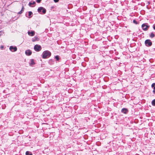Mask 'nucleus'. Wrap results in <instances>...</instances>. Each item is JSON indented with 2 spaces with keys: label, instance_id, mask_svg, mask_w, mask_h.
Here are the masks:
<instances>
[{
  "label": "nucleus",
  "instance_id": "19",
  "mask_svg": "<svg viewBox=\"0 0 155 155\" xmlns=\"http://www.w3.org/2000/svg\"><path fill=\"white\" fill-rule=\"evenodd\" d=\"M133 22L135 24H137V22L135 20H133Z\"/></svg>",
  "mask_w": 155,
  "mask_h": 155
},
{
  "label": "nucleus",
  "instance_id": "11",
  "mask_svg": "<svg viewBox=\"0 0 155 155\" xmlns=\"http://www.w3.org/2000/svg\"><path fill=\"white\" fill-rule=\"evenodd\" d=\"M28 12V16L27 17V16H26V17L29 18H31L32 17V16L33 15V13L31 11H29Z\"/></svg>",
  "mask_w": 155,
  "mask_h": 155
},
{
  "label": "nucleus",
  "instance_id": "23",
  "mask_svg": "<svg viewBox=\"0 0 155 155\" xmlns=\"http://www.w3.org/2000/svg\"><path fill=\"white\" fill-rule=\"evenodd\" d=\"M23 12H22V11L21 10V11H20L19 12H18V14H21V13H22Z\"/></svg>",
  "mask_w": 155,
  "mask_h": 155
},
{
  "label": "nucleus",
  "instance_id": "18",
  "mask_svg": "<svg viewBox=\"0 0 155 155\" xmlns=\"http://www.w3.org/2000/svg\"><path fill=\"white\" fill-rule=\"evenodd\" d=\"M55 58L56 59L57 61H58L59 60V56L58 55H56L55 57Z\"/></svg>",
  "mask_w": 155,
  "mask_h": 155
},
{
  "label": "nucleus",
  "instance_id": "4",
  "mask_svg": "<svg viewBox=\"0 0 155 155\" xmlns=\"http://www.w3.org/2000/svg\"><path fill=\"white\" fill-rule=\"evenodd\" d=\"M42 49L41 46L38 45H36L34 47V49L36 51H40Z\"/></svg>",
  "mask_w": 155,
  "mask_h": 155
},
{
  "label": "nucleus",
  "instance_id": "13",
  "mask_svg": "<svg viewBox=\"0 0 155 155\" xmlns=\"http://www.w3.org/2000/svg\"><path fill=\"white\" fill-rule=\"evenodd\" d=\"M35 62L34 61V60L32 59L31 60V63H30V65L32 66V65L35 64Z\"/></svg>",
  "mask_w": 155,
  "mask_h": 155
},
{
  "label": "nucleus",
  "instance_id": "5",
  "mask_svg": "<svg viewBox=\"0 0 155 155\" xmlns=\"http://www.w3.org/2000/svg\"><path fill=\"white\" fill-rule=\"evenodd\" d=\"M142 29L145 31H146L148 30V29L149 28L150 26L148 25L147 24H146V23L143 24L141 26Z\"/></svg>",
  "mask_w": 155,
  "mask_h": 155
},
{
  "label": "nucleus",
  "instance_id": "15",
  "mask_svg": "<svg viewBox=\"0 0 155 155\" xmlns=\"http://www.w3.org/2000/svg\"><path fill=\"white\" fill-rule=\"evenodd\" d=\"M155 36V35H154V34L153 33V32H151V33L150 34V37L151 38H153Z\"/></svg>",
  "mask_w": 155,
  "mask_h": 155
},
{
  "label": "nucleus",
  "instance_id": "24",
  "mask_svg": "<svg viewBox=\"0 0 155 155\" xmlns=\"http://www.w3.org/2000/svg\"><path fill=\"white\" fill-rule=\"evenodd\" d=\"M153 29L155 30V24H154L153 25Z\"/></svg>",
  "mask_w": 155,
  "mask_h": 155
},
{
  "label": "nucleus",
  "instance_id": "17",
  "mask_svg": "<svg viewBox=\"0 0 155 155\" xmlns=\"http://www.w3.org/2000/svg\"><path fill=\"white\" fill-rule=\"evenodd\" d=\"M153 106H155V99L153 100L151 102Z\"/></svg>",
  "mask_w": 155,
  "mask_h": 155
},
{
  "label": "nucleus",
  "instance_id": "25",
  "mask_svg": "<svg viewBox=\"0 0 155 155\" xmlns=\"http://www.w3.org/2000/svg\"><path fill=\"white\" fill-rule=\"evenodd\" d=\"M54 1L55 2L57 3L58 2L59 0H54Z\"/></svg>",
  "mask_w": 155,
  "mask_h": 155
},
{
  "label": "nucleus",
  "instance_id": "27",
  "mask_svg": "<svg viewBox=\"0 0 155 155\" xmlns=\"http://www.w3.org/2000/svg\"><path fill=\"white\" fill-rule=\"evenodd\" d=\"M3 48H4V46H1V48L2 49Z\"/></svg>",
  "mask_w": 155,
  "mask_h": 155
},
{
  "label": "nucleus",
  "instance_id": "6",
  "mask_svg": "<svg viewBox=\"0 0 155 155\" xmlns=\"http://www.w3.org/2000/svg\"><path fill=\"white\" fill-rule=\"evenodd\" d=\"M9 49L12 52H15L17 51V48L16 46H11L10 47Z\"/></svg>",
  "mask_w": 155,
  "mask_h": 155
},
{
  "label": "nucleus",
  "instance_id": "21",
  "mask_svg": "<svg viewBox=\"0 0 155 155\" xmlns=\"http://www.w3.org/2000/svg\"><path fill=\"white\" fill-rule=\"evenodd\" d=\"M24 10V8L23 6H22V7L21 8V11H22V12H23Z\"/></svg>",
  "mask_w": 155,
  "mask_h": 155
},
{
  "label": "nucleus",
  "instance_id": "20",
  "mask_svg": "<svg viewBox=\"0 0 155 155\" xmlns=\"http://www.w3.org/2000/svg\"><path fill=\"white\" fill-rule=\"evenodd\" d=\"M41 0H37L36 1L37 3H40Z\"/></svg>",
  "mask_w": 155,
  "mask_h": 155
},
{
  "label": "nucleus",
  "instance_id": "12",
  "mask_svg": "<svg viewBox=\"0 0 155 155\" xmlns=\"http://www.w3.org/2000/svg\"><path fill=\"white\" fill-rule=\"evenodd\" d=\"M36 3L35 1H33L32 2H29L28 5L30 7H32L33 6H31L32 5H35Z\"/></svg>",
  "mask_w": 155,
  "mask_h": 155
},
{
  "label": "nucleus",
  "instance_id": "10",
  "mask_svg": "<svg viewBox=\"0 0 155 155\" xmlns=\"http://www.w3.org/2000/svg\"><path fill=\"white\" fill-rule=\"evenodd\" d=\"M39 40V39L37 37H35L32 39V41L33 42H34L36 41H38Z\"/></svg>",
  "mask_w": 155,
  "mask_h": 155
},
{
  "label": "nucleus",
  "instance_id": "26",
  "mask_svg": "<svg viewBox=\"0 0 155 155\" xmlns=\"http://www.w3.org/2000/svg\"><path fill=\"white\" fill-rule=\"evenodd\" d=\"M153 93L154 94H155V90H154L153 91Z\"/></svg>",
  "mask_w": 155,
  "mask_h": 155
},
{
  "label": "nucleus",
  "instance_id": "2",
  "mask_svg": "<svg viewBox=\"0 0 155 155\" xmlns=\"http://www.w3.org/2000/svg\"><path fill=\"white\" fill-rule=\"evenodd\" d=\"M38 12L41 14H45L46 12V9L42 7H40L38 8Z\"/></svg>",
  "mask_w": 155,
  "mask_h": 155
},
{
  "label": "nucleus",
  "instance_id": "1",
  "mask_svg": "<svg viewBox=\"0 0 155 155\" xmlns=\"http://www.w3.org/2000/svg\"><path fill=\"white\" fill-rule=\"evenodd\" d=\"M51 55V53L50 51H45L43 52L42 56L43 58L45 59L49 57Z\"/></svg>",
  "mask_w": 155,
  "mask_h": 155
},
{
  "label": "nucleus",
  "instance_id": "9",
  "mask_svg": "<svg viewBox=\"0 0 155 155\" xmlns=\"http://www.w3.org/2000/svg\"><path fill=\"white\" fill-rule=\"evenodd\" d=\"M128 111V110L126 108H123L121 110V112L124 113V114H126L127 112Z\"/></svg>",
  "mask_w": 155,
  "mask_h": 155
},
{
  "label": "nucleus",
  "instance_id": "22",
  "mask_svg": "<svg viewBox=\"0 0 155 155\" xmlns=\"http://www.w3.org/2000/svg\"><path fill=\"white\" fill-rule=\"evenodd\" d=\"M23 12H22V11L21 10V11H20L19 12H18V14H21V13H22Z\"/></svg>",
  "mask_w": 155,
  "mask_h": 155
},
{
  "label": "nucleus",
  "instance_id": "14",
  "mask_svg": "<svg viewBox=\"0 0 155 155\" xmlns=\"http://www.w3.org/2000/svg\"><path fill=\"white\" fill-rule=\"evenodd\" d=\"M25 155H33L32 153L29 151H27L25 153Z\"/></svg>",
  "mask_w": 155,
  "mask_h": 155
},
{
  "label": "nucleus",
  "instance_id": "7",
  "mask_svg": "<svg viewBox=\"0 0 155 155\" xmlns=\"http://www.w3.org/2000/svg\"><path fill=\"white\" fill-rule=\"evenodd\" d=\"M32 53L31 51L30 50H28L25 51V54L28 56L30 55Z\"/></svg>",
  "mask_w": 155,
  "mask_h": 155
},
{
  "label": "nucleus",
  "instance_id": "8",
  "mask_svg": "<svg viewBox=\"0 0 155 155\" xmlns=\"http://www.w3.org/2000/svg\"><path fill=\"white\" fill-rule=\"evenodd\" d=\"M28 33L29 35L32 36H34L35 34V32L34 31H28Z\"/></svg>",
  "mask_w": 155,
  "mask_h": 155
},
{
  "label": "nucleus",
  "instance_id": "3",
  "mask_svg": "<svg viewBox=\"0 0 155 155\" xmlns=\"http://www.w3.org/2000/svg\"><path fill=\"white\" fill-rule=\"evenodd\" d=\"M144 43L145 45L147 47L151 46L152 44V41L150 39L146 40Z\"/></svg>",
  "mask_w": 155,
  "mask_h": 155
},
{
  "label": "nucleus",
  "instance_id": "16",
  "mask_svg": "<svg viewBox=\"0 0 155 155\" xmlns=\"http://www.w3.org/2000/svg\"><path fill=\"white\" fill-rule=\"evenodd\" d=\"M151 87L153 90H155V83H153L152 84Z\"/></svg>",
  "mask_w": 155,
  "mask_h": 155
}]
</instances>
